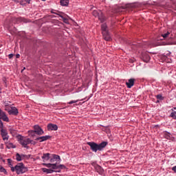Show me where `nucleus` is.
I'll list each match as a JSON object with an SVG mask.
<instances>
[{
  "mask_svg": "<svg viewBox=\"0 0 176 176\" xmlns=\"http://www.w3.org/2000/svg\"><path fill=\"white\" fill-rule=\"evenodd\" d=\"M107 144H108V142H102L99 144L94 142H87V145L90 146L92 152H97V151H102V149L105 148Z\"/></svg>",
  "mask_w": 176,
  "mask_h": 176,
  "instance_id": "nucleus-1",
  "label": "nucleus"
},
{
  "mask_svg": "<svg viewBox=\"0 0 176 176\" xmlns=\"http://www.w3.org/2000/svg\"><path fill=\"white\" fill-rule=\"evenodd\" d=\"M11 171L14 173L16 171V174H24V173H27V168L24 166V164L19 163L16 164L14 167L11 166Z\"/></svg>",
  "mask_w": 176,
  "mask_h": 176,
  "instance_id": "nucleus-2",
  "label": "nucleus"
},
{
  "mask_svg": "<svg viewBox=\"0 0 176 176\" xmlns=\"http://www.w3.org/2000/svg\"><path fill=\"white\" fill-rule=\"evenodd\" d=\"M17 138L19 141V144H21V145H22L23 148H27V149H28V146L27 145L32 142V140L31 139L25 138L20 135L17 136Z\"/></svg>",
  "mask_w": 176,
  "mask_h": 176,
  "instance_id": "nucleus-3",
  "label": "nucleus"
},
{
  "mask_svg": "<svg viewBox=\"0 0 176 176\" xmlns=\"http://www.w3.org/2000/svg\"><path fill=\"white\" fill-rule=\"evenodd\" d=\"M1 135L2 137V139L6 142H8V141L9 140V135H8V131H6V129H1Z\"/></svg>",
  "mask_w": 176,
  "mask_h": 176,
  "instance_id": "nucleus-4",
  "label": "nucleus"
},
{
  "mask_svg": "<svg viewBox=\"0 0 176 176\" xmlns=\"http://www.w3.org/2000/svg\"><path fill=\"white\" fill-rule=\"evenodd\" d=\"M92 166H94L96 171H97L98 174H100V175H104V169L102 168V167H101V166L97 164H93Z\"/></svg>",
  "mask_w": 176,
  "mask_h": 176,
  "instance_id": "nucleus-5",
  "label": "nucleus"
},
{
  "mask_svg": "<svg viewBox=\"0 0 176 176\" xmlns=\"http://www.w3.org/2000/svg\"><path fill=\"white\" fill-rule=\"evenodd\" d=\"M34 131H33V133H36V134H37L38 135H42V134L45 133L42 128H41V126H39L38 125H35L34 126Z\"/></svg>",
  "mask_w": 176,
  "mask_h": 176,
  "instance_id": "nucleus-6",
  "label": "nucleus"
},
{
  "mask_svg": "<svg viewBox=\"0 0 176 176\" xmlns=\"http://www.w3.org/2000/svg\"><path fill=\"white\" fill-rule=\"evenodd\" d=\"M58 129V126H57V124H49L47 125V130L48 131H57V130Z\"/></svg>",
  "mask_w": 176,
  "mask_h": 176,
  "instance_id": "nucleus-7",
  "label": "nucleus"
},
{
  "mask_svg": "<svg viewBox=\"0 0 176 176\" xmlns=\"http://www.w3.org/2000/svg\"><path fill=\"white\" fill-rule=\"evenodd\" d=\"M0 119H2L4 122H9V118L6 116V113H5V111H2V109H0Z\"/></svg>",
  "mask_w": 176,
  "mask_h": 176,
  "instance_id": "nucleus-8",
  "label": "nucleus"
},
{
  "mask_svg": "<svg viewBox=\"0 0 176 176\" xmlns=\"http://www.w3.org/2000/svg\"><path fill=\"white\" fill-rule=\"evenodd\" d=\"M52 13H54V14H57L58 16H60V18L63 19V23H65V24H68V23H69L68 21V19L67 18L64 17V16H63L64 14L63 12L58 11V12H52Z\"/></svg>",
  "mask_w": 176,
  "mask_h": 176,
  "instance_id": "nucleus-9",
  "label": "nucleus"
},
{
  "mask_svg": "<svg viewBox=\"0 0 176 176\" xmlns=\"http://www.w3.org/2000/svg\"><path fill=\"white\" fill-rule=\"evenodd\" d=\"M142 60H143L144 63H148L149 60H151V56H149V54H148V53H142Z\"/></svg>",
  "mask_w": 176,
  "mask_h": 176,
  "instance_id": "nucleus-10",
  "label": "nucleus"
},
{
  "mask_svg": "<svg viewBox=\"0 0 176 176\" xmlns=\"http://www.w3.org/2000/svg\"><path fill=\"white\" fill-rule=\"evenodd\" d=\"M8 113L10 115L17 116V115H19V110L16 107H11L10 110H8Z\"/></svg>",
  "mask_w": 176,
  "mask_h": 176,
  "instance_id": "nucleus-11",
  "label": "nucleus"
},
{
  "mask_svg": "<svg viewBox=\"0 0 176 176\" xmlns=\"http://www.w3.org/2000/svg\"><path fill=\"white\" fill-rule=\"evenodd\" d=\"M134 78H130L128 82H126V85L128 87V89H131L134 86V82H135Z\"/></svg>",
  "mask_w": 176,
  "mask_h": 176,
  "instance_id": "nucleus-12",
  "label": "nucleus"
},
{
  "mask_svg": "<svg viewBox=\"0 0 176 176\" xmlns=\"http://www.w3.org/2000/svg\"><path fill=\"white\" fill-rule=\"evenodd\" d=\"M50 138H51L50 135L41 136L37 138L36 139V141H39V142H43V141H47V140H50Z\"/></svg>",
  "mask_w": 176,
  "mask_h": 176,
  "instance_id": "nucleus-13",
  "label": "nucleus"
},
{
  "mask_svg": "<svg viewBox=\"0 0 176 176\" xmlns=\"http://www.w3.org/2000/svg\"><path fill=\"white\" fill-rule=\"evenodd\" d=\"M41 158L43 159V162H47V160H50V153H43Z\"/></svg>",
  "mask_w": 176,
  "mask_h": 176,
  "instance_id": "nucleus-14",
  "label": "nucleus"
},
{
  "mask_svg": "<svg viewBox=\"0 0 176 176\" xmlns=\"http://www.w3.org/2000/svg\"><path fill=\"white\" fill-rule=\"evenodd\" d=\"M43 166L47 167V168H52V170H56V163L55 164H43Z\"/></svg>",
  "mask_w": 176,
  "mask_h": 176,
  "instance_id": "nucleus-15",
  "label": "nucleus"
},
{
  "mask_svg": "<svg viewBox=\"0 0 176 176\" xmlns=\"http://www.w3.org/2000/svg\"><path fill=\"white\" fill-rule=\"evenodd\" d=\"M101 28H102V35H107V33L108 32V31H107V24L103 23L101 25Z\"/></svg>",
  "mask_w": 176,
  "mask_h": 176,
  "instance_id": "nucleus-16",
  "label": "nucleus"
},
{
  "mask_svg": "<svg viewBox=\"0 0 176 176\" xmlns=\"http://www.w3.org/2000/svg\"><path fill=\"white\" fill-rule=\"evenodd\" d=\"M42 171L43 173H47V174H52V173H54V170L53 169H47L46 168H43Z\"/></svg>",
  "mask_w": 176,
  "mask_h": 176,
  "instance_id": "nucleus-17",
  "label": "nucleus"
},
{
  "mask_svg": "<svg viewBox=\"0 0 176 176\" xmlns=\"http://www.w3.org/2000/svg\"><path fill=\"white\" fill-rule=\"evenodd\" d=\"M68 3H69V0H60V5L62 6H68Z\"/></svg>",
  "mask_w": 176,
  "mask_h": 176,
  "instance_id": "nucleus-18",
  "label": "nucleus"
},
{
  "mask_svg": "<svg viewBox=\"0 0 176 176\" xmlns=\"http://www.w3.org/2000/svg\"><path fill=\"white\" fill-rule=\"evenodd\" d=\"M104 41H111V36H109V33L107 32L106 34H102Z\"/></svg>",
  "mask_w": 176,
  "mask_h": 176,
  "instance_id": "nucleus-19",
  "label": "nucleus"
},
{
  "mask_svg": "<svg viewBox=\"0 0 176 176\" xmlns=\"http://www.w3.org/2000/svg\"><path fill=\"white\" fill-rule=\"evenodd\" d=\"M164 137L166 140H171V134H170V133H168V132H165L164 133Z\"/></svg>",
  "mask_w": 176,
  "mask_h": 176,
  "instance_id": "nucleus-20",
  "label": "nucleus"
},
{
  "mask_svg": "<svg viewBox=\"0 0 176 176\" xmlns=\"http://www.w3.org/2000/svg\"><path fill=\"white\" fill-rule=\"evenodd\" d=\"M59 168L60 170H63L65 168V166L63 164L57 165V163H56V167L55 168V170H58Z\"/></svg>",
  "mask_w": 176,
  "mask_h": 176,
  "instance_id": "nucleus-21",
  "label": "nucleus"
},
{
  "mask_svg": "<svg viewBox=\"0 0 176 176\" xmlns=\"http://www.w3.org/2000/svg\"><path fill=\"white\" fill-rule=\"evenodd\" d=\"M171 111L173 112L170 113V118H173V119L176 120V111H174L173 109H172Z\"/></svg>",
  "mask_w": 176,
  "mask_h": 176,
  "instance_id": "nucleus-22",
  "label": "nucleus"
},
{
  "mask_svg": "<svg viewBox=\"0 0 176 176\" xmlns=\"http://www.w3.org/2000/svg\"><path fill=\"white\" fill-rule=\"evenodd\" d=\"M16 160H17V162H21L23 160L21 155H19V153H16Z\"/></svg>",
  "mask_w": 176,
  "mask_h": 176,
  "instance_id": "nucleus-23",
  "label": "nucleus"
},
{
  "mask_svg": "<svg viewBox=\"0 0 176 176\" xmlns=\"http://www.w3.org/2000/svg\"><path fill=\"white\" fill-rule=\"evenodd\" d=\"M0 172L1 173H3L4 174H6L7 175L8 174V171H6V169H5V168H3V166L0 165Z\"/></svg>",
  "mask_w": 176,
  "mask_h": 176,
  "instance_id": "nucleus-24",
  "label": "nucleus"
},
{
  "mask_svg": "<svg viewBox=\"0 0 176 176\" xmlns=\"http://www.w3.org/2000/svg\"><path fill=\"white\" fill-rule=\"evenodd\" d=\"M168 35H170V32H167L166 33H164L162 34V38H164V39H167V38H168Z\"/></svg>",
  "mask_w": 176,
  "mask_h": 176,
  "instance_id": "nucleus-25",
  "label": "nucleus"
},
{
  "mask_svg": "<svg viewBox=\"0 0 176 176\" xmlns=\"http://www.w3.org/2000/svg\"><path fill=\"white\" fill-rule=\"evenodd\" d=\"M31 2V0H21L20 1L21 5H25L26 3H30Z\"/></svg>",
  "mask_w": 176,
  "mask_h": 176,
  "instance_id": "nucleus-26",
  "label": "nucleus"
},
{
  "mask_svg": "<svg viewBox=\"0 0 176 176\" xmlns=\"http://www.w3.org/2000/svg\"><path fill=\"white\" fill-rule=\"evenodd\" d=\"M52 158L54 160H60V158L59 157V155H57L56 154H53L52 155Z\"/></svg>",
  "mask_w": 176,
  "mask_h": 176,
  "instance_id": "nucleus-27",
  "label": "nucleus"
},
{
  "mask_svg": "<svg viewBox=\"0 0 176 176\" xmlns=\"http://www.w3.org/2000/svg\"><path fill=\"white\" fill-rule=\"evenodd\" d=\"M21 156L22 160L24 159V158L30 159V157H31L30 155H27L22 154V155H21Z\"/></svg>",
  "mask_w": 176,
  "mask_h": 176,
  "instance_id": "nucleus-28",
  "label": "nucleus"
},
{
  "mask_svg": "<svg viewBox=\"0 0 176 176\" xmlns=\"http://www.w3.org/2000/svg\"><path fill=\"white\" fill-rule=\"evenodd\" d=\"M157 100H163V96L162 95H157Z\"/></svg>",
  "mask_w": 176,
  "mask_h": 176,
  "instance_id": "nucleus-29",
  "label": "nucleus"
},
{
  "mask_svg": "<svg viewBox=\"0 0 176 176\" xmlns=\"http://www.w3.org/2000/svg\"><path fill=\"white\" fill-rule=\"evenodd\" d=\"M76 102H78V100H72V101L69 102L68 104H75Z\"/></svg>",
  "mask_w": 176,
  "mask_h": 176,
  "instance_id": "nucleus-30",
  "label": "nucleus"
},
{
  "mask_svg": "<svg viewBox=\"0 0 176 176\" xmlns=\"http://www.w3.org/2000/svg\"><path fill=\"white\" fill-rule=\"evenodd\" d=\"M0 129H1V130H2V129H3V123L2 122V121H0Z\"/></svg>",
  "mask_w": 176,
  "mask_h": 176,
  "instance_id": "nucleus-31",
  "label": "nucleus"
},
{
  "mask_svg": "<svg viewBox=\"0 0 176 176\" xmlns=\"http://www.w3.org/2000/svg\"><path fill=\"white\" fill-rule=\"evenodd\" d=\"M13 56H14V54H10L8 55V58H13Z\"/></svg>",
  "mask_w": 176,
  "mask_h": 176,
  "instance_id": "nucleus-32",
  "label": "nucleus"
},
{
  "mask_svg": "<svg viewBox=\"0 0 176 176\" xmlns=\"http://www.w3.org/2000/svg\"><path fill=\"white\" fill-rule=\"evenodd\" d=\"M172 170L174 171V173H176V166L172 168Z\"/></svg>",
  "mask_w": 176,
  "mask_h": 176,
  "instance_id": "nucleus-33",
  "label": "nucleus"
},
{
  "mask_svg": "<svg viewBox=\"0 0 176 176\" xmlns=\"http://www.w3.org/2000/svg\"><path fill=\"white\" fill-rule=\"evenodd\" d=\"M50 163H54V160L53 158H50Z\"/></svg>",
  "mask_w": 176,
  "mask_h": 176,
  "instance_id": "nucleus-34",
  "label": "nucleus"
},
{
  "mask_svg": "<svg viewBox=\"0 0 176 176\" xmlns=\"http://www.w3.org/2000/svg\"><path fill=\"white\" fill-rule=\"evenodd\" d=\"M8 164H10L12 163V160L8 159Z\"/></svg>",
  "mask_w": 176,
  "mask_h": 176,
  "instance_id": "nucleus-35",
  "label": "nucleus"
},
{
  "mask_svg": "<svg viewBox=\"0 0 176 176\" xmlns=\"http://www.w3.org/2000/svg\"><path fill=\"white\" fill-rule=\"evenodd\" d=\"M16 58H20V54H16Z\"/></svg>",
  "mask_w": 176,
  "mask_h": 176,
  "instance_id": "nucleus-36",
  "label": "nucleus"
},
{
  "mask_svg": "<svg viewBox=\"0 0 176 176\" xmlns=\"http://www.w3.org/2000/svg\"><path fill=\"white\" fill-rule=\"evenodd\" d=\"M5 111H8L9 112V111H10V109H9L8 107H6V108L5 109Z\"/></svg>",
  "mask_w": 176,
  "mask_h": 176,
  "instance_id": "nucleus-37",
  "label": "nucleus"
},
{
  "mask_svg": "<svg viewBox=\"0 0 176 176\" xmlns=\"http://www.w3.org/2000/svg\"><path fill=\"white\" fill-rule=\"evenodd\" d=\"M9 166H10V168H12V167H13V165H12V163L9 164Z\"/></svg>",
  "mask_w": 176,
  "mask_h": 176,
  "instance_id": "nucleus-38",
  "label": "nucleus"
},
{
  "mask_svg": "<svg viewBox=\"0 0 176 176\" xmlns=\"http://www.w3.org/2000/svg\"><path fill=\"white\" fill-rule=\"evenodd\" d=\"M129 6H129V5H128V6H126V8H129Z\"/></svg>",
  "mask_w": 176,
  "mask_h": 176,
  "instance_id": "nucleus-39",
  "label": "nucleus"
},
{
  "mask_svg": "<svg viewBox=\"0 0 176 176\" xmlns=\"http://www.w3.org/2000/svg\"><path fill=\"white\" fill-rule=\"evenodd\" d=\"M173 109H176V107H174Z\"/></svg>",
  "mask_w": 176,
  "mask_h": 176,
  "instance_id": "nucleus-40",
  "label": "nucleus"
},
{
  "mask_svg": "<svg viewBox=\"0 0 176 176\" xmlns=\"http://www.w3.org/2000/svg\"><path fill=\"white\" fill-rule=\"evenodd\" d=\"M37 159H39V157H37Z\"/></svg>",
  "mask_w": 176,
  "mask_h": 176,
  "instance_id": "nucleus-41",
  "label": "nucleus"
},
{
  "mask_svg": "<svg viewBox=\"0 0 176 176\" xmlns=\"http://www.w3.org/2000/svg\"><path fill=\"white\" fill-rule=\"evenodd\" d=\"M42 1H46V0H42Z\"/></svg>",
  "mask_w": 176,
  "mask_h": 176,
  "instance_id": "nucleus-42",
  "label": "nucleus"
}]
</instances>
